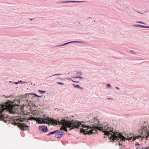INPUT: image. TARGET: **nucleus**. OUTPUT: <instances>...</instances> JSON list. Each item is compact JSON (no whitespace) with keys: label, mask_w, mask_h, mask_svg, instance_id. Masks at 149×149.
Here are the masks:
<instances>
[{"label":"nucleus","mask_w":149,"mask_h":149,"mask_svg":"<svg viewBox=\"0 0 149 149\" xmlns=\"http://www.w3.org/2000/svg\"><path fill=\"white\" fill-rule=\"evenodd\" d=\"M140 145V144H139V143H138L137 144H136V146H139V145Z\"/></svg>","instance_id":"nucleus-27"},{"label":"nucleus","mask_w":149,"mask_h":149,"mask_svg":"<svg viewBox=\"0 0 149 149\" xmlns=\"http://www.w3.org/2000/svg\"><path fill=\"white\" fill-rule=\"evenodd\" d=\"M48 129H47V132H48Z\"/></svg>","instance_id":"nucleus-41"},{"label":"nucleus","mask_w":149,"mask_h":149,"mask_svg":"<svg viewBox=\"0 0 149 149\" xmlns=\"http://www.w3.org/2000/svg\"><path fill=\"white\" fill-rule=\"evenodd\" d=\"M130 52L132 53H134V51L133 50H131L130 51Z\"/></svg>","instance_id":"nucleus-23"},{"label":"nucleus","mask_w":149,"mask_h":149,"mask_svg":"<svg viewBox=\"0 0 149 149\" xmlns=\"http://www.w3.org/2000/svg\"><path fill=\"white\" fill-rule=\"evenodd\" d=\"M133 26L135 27H140L143 28H149V26H145L143 25H141L139 24H134L133 25Z\"/></svg>","instance_id":"nucleus-6"},{"label":"nucleus","mask_w":149,"mask_h":149,"mask_svg":"<svg viewBox=\"0 0 149 149\" xmlns=\"http://www.w3.org/2000/svg\"><path fill=\"white\" fill-rule=\"evenodd\" d=\"M107 99H108L111 100H112V98H107Z\"/></svg>","instance_id":"nucleus-28"},{"label":"nucleus","mask_w":149,"mask_h":149,"mask_svg":"<svg viewBox=\"0 0 149 149\" xmlns=\"http://www.w3.org/2000/svg\"><path fill=\"white\" fill-rule=\"evenodd\" d=\"M72 78H80L82 79H84V77H72Z\"/></svg>","instance_id":"nucleus-11"},{"label":"nucleus","mask_w":149,"mask_h":149,"mask_svg":"<svg viewBox=\"0 0 149 149\" xmlns=\"http://www.w3.org/2000/svg\"><path fill=\"white\" fill-rule=\"evenodd\" d=\"M20 82H22V81H20Z\"/></svg>","instance_id":"nucleus-39"},{"label":"nucleus","mask_w":149,"mask_h":149,"mask_svg":"<svg viewBox=\"0 0 149 149\" xmlns=\"http://www.w3.org/2000/svg\"><path fill=\"white\" fill-rule=\"evenodd\" d=\"M38 92L39 93L41 94H42L43 93H45L46 92L45 91H42L40 90H38Z\"/></svg>","instance_id":"nucleus-14"},{"label":"nucleus","mask_w":149,"mask_h":149,"mask_svg":"<svg viewBox=\"0 0 149 149\" xmlns=\"http://www.w3.org/2000/svg\"><path fill=\"white\" fill-rule=\"evenodd\" d=\"M56 130H54L53 132H51L50 133H49L47 134V136H50V135H52L53 134H54L57 131H55Z\"/></svg>","instance_id":"nucleus-10"},{"label":"nucleus","mask_w":149,"mask_h":149,"mask_svg":"<svg viewBox=\"0 0 149 149\" xmlns=\"http://www.w3.org/2000/svg\"><path fill=\"white\" fill-rule=\"evenodd\" d=\"M73 85L74 86V87H76L79 88L80 87L79 85H75L74 84H73Z\"/></svg>","instance_id":"nucleus-15"},{"label":"nucleus","mask_w":149,"mask_h":149,"mask_svg":"<svg viewBox=\"0 0 149 149\" xmlns=\"http://www.w3.org/2000/svg\"><path fill=\"white\" fill-rule=\"evenodd\" d=\"M39 130L42 131L43 132H47V127L45 125H40L39 127Z\"/></svg>","instance_id":"nucleus-4"},{"label":"nucleus","mask_w":149,"mask_h":149,"mask_svg":"<svg viewBox=\"0 0 149 149\" xmlns=\"http://www.w3.org/2000/svg\"><path fill=\"white\" fill-rule=\"evenodd\" d=\"M148 11H149V10L145 11L144 12V13H146Z\"/></svg>","instance_id":"nucleus-26"},{"label":"nucleus","mask_w":149,"mask_h":149,"mask_svg":"<svg viewBox=\"0 0 149 149\" xmlns=\"http://www.w3.org/2000/svg\"><path fill=\"white\" fill-rule=\"evenodd\" d=\"M94 22H95V20H94Z\"/></svg>","instance_id":"nucleus-38"},{"label":"nucleus","mask_w":149,"mask_h":149,"mask_svg":"<svg viewBox=\"0 0 149 149\" xmlns=\"http://www.w3.org/2000/svg\"><path fill=\"white\" fill-rule=\"evenodd\" d=\"M57 84H61L62 85H64V84L62 82H57Z\"/></svg>","instance_id":"nucleus-19"},{"label":"nucleus","mask_w":149,"mask_h":149,"mask_svg":"<svg viewBox=\"0 0 149 149\" xmlns=\"http://www.w3.org/2000/svg\"><path fill=\"white\" fill-rule=\"evenodd\" d=\"M61 75V74H56L54 75L53 76H56V75Z\"/></svg>","instance_id":"nucleus-21"},{"label":"nucleus","mask_w":149,"mask_h":149,"mask_svg":"<svg viewBox=\"0 0 149 149\" xmlns=\"http://www.w3.org/2000/svg\"><path fill=\"white\" fill-rule=\"evenodd\" d=\"M18 126L22 130H26L28 129L29 128V126L26 125L24 123H19L18 124Z\"/></svg>","instance_id":"nucleus-3"},{"label":"nucleus","mask_w":149,"mask_h":149,"mask_svg":"<svg viewBox=\"0 0 149 149\" xmlns=\"http://www.w3.org/2000/svg\"><path fill=\"white\" fill-rule=\"evenodd\" d=\"M71 43H79L81 44H85V42L84 41H73L71 42Z\"/></svg>","instance_id":"nucleus-8"},{"label":"nucleus","mask_w":149,"mask_h":149,"mask_svg":"<svg viewBox=\"0 0 149 149\" xmlns=\"http://www.w3.org/2000/svg\"><path fill=\"white\" fill-rule=\"evenodd\" d=\"M34 95L35 96H36V97H40V96H38V95H37L36 94H34Z\"/></svg>","instance_id":"nucleus-22"},{"label":"nucleus","mask_w":149,"mask_h":149,"mask_svg":"<svg viewBox=\"0 0 149 149\" xmlns=\"http://www.w3.org/2000/svg\"><path fill=\"white\" fill-rule=\"evenodd\" d=\"M70 43H71V42H67V43H64L63 44L60 45H59V46H65V45L68 44H69Z\"/></svg>","instance_id":"nucleus-12"},{"label":"nucleus","mask_w":149,"mask_h":149,"mask_svg":"<svg viewBox=\"0 0 149 149\" xmlns=\"http://www.w3.org/2000/svg\"><path fill=\"white\" fill-rule=\"evenodd\" d=\"M50 113L51 112H52V110H50Z\"/></svg>","instance_id":"nucleus-33"},{"label":"nucleus","mask_w":149,"mask_h":149,"mask_svg":"<svg viewBox=\"0 0 149 149\" xmlns=\"http://www.w3.org/2000/svg\"><path fill=\"white\" fill-rule=\"evenodd\" d=\"M34 19H30V20H33Z\"/></svg>","instance_id":"nucleus-29"},{"label":"nucleus","mask_w":149,"mask_h":149,"mask_svg":"<svg viewBox=\"0 0 149 149\" xmlns=\"http://www.w3.org/2000/svg\"><path fill=\"white\" fill-rule=\"evenodd\" d=\"M55 131H57L55 133V137L56 138H60L59 134H60V131H59L58 130H56Z\"/></svg>","instance_id":"nucleus-7"},{"label":"nucleus","mask_w":149,"mask_h":149,"mask_svg":"<svg viewBox=\"0 0 149 149\" xmlns=\"http://www.w3.org/2000/svg\"><path fill=\"white\" fill-rule=\"evenodd\" d=\"M144 149H148V148L146 147L145 148H144Z\"/></svg>","instance_id":"nucleus-32"},{"label":"nucleus","mask_w":149,"mask_h":149,"mask_svg":"<svg viewBox=\"0 0 149 149\" xmlns=\"http://www.w3.org/2000/svg\"><path fill=\"white\" fill-rule=\"evenodd\" d=\"M83 1H64L58 2V3H80Z\"/></svg>","instance_id":"nucleus-5"},{"label":"nucleus","mask_w":149,"mask_h":149,"mask_svg":"<svg viewBox=\"0 0 149 149\" xmlns=\"http://www.w3.org/2000/svg\"><path fill=\"white\" fill-rule=\"evenodd\" d=\"M49 22V23H52L54 22V20L53 19H49L48 20Z\"/></svg>","instance_id":"nucleus-16"},{"label":"nucleus","mask_w":149,"mask_h":149,"mask_svg":"<svg viewBox=\"0 0 149 149\" xmlns=\"http://www.w3.org/2000/svg\"><path fill=\"white\" fill-rule=\"evenodd\" d=\"M16 84H18V83H16Z\"/></svg>","instance_id":"nucleus-40"},{"label":"nucleus","mask_w":149,"mask_h":149,"mask_svg":"<svg viewBox=\"0 0 149 149\" xmlns=\"http://www.w3.org/2000/svg\"><path fill=\"white\" fill-rule=\"evenodd\" d=\"M107 88H111V86L110 84H108L106 86Z\"/></svg>","instance_id":"nucleus-17"},{"label":"nucleus","mask_w":149,"mask_h":149,"mask_svg":"<svg viewBox=\"0 0 149 149\" xmlns=\"http://www.w3.org/2000/svg\"><path fill=\"white\" fill-rule=\"evenodd\" d=\"M104 137L105 138V136H104Z\"/></svg>","instance_id":"nucleus-42"},{"label":"nucleus","mask_w":149,"mask_h":149,"mask_svg":"<svg viewBox=\"0 0 149 149\" xmlns=\"http://www.w3.org/2000/svg\"><path fill=\"white\" fill-rule=\"evenodd\" d=\"M72 81L73 82H77V83H79V82H78V81Z\"/></svg>","instance_id":"nucleus-31"},{"label":"nucleus","mask_w":149,"mask_h":149,"mask_svg":"<svg viewBox=\"0 0 149 149\" xmlns=\"http://www.w3.org/2000/svg\"><path fill=\"white\" fill-rule=\"evenodd\" d=\"M59 79H62L61 78H58Z\"/></svg>","instance_id":"nucleus-36"},{"label":"nucleus","mask_w":149,"mask_h":149,"mask_svg":"<svg viewBox=\"0 0 149 149\" xmlns=\"http://www.w3.org/2000/svg\"><path fill=\"white\" fill-rule=\"evenodd\" d=\"M39 114L37 113L36 111L33 112V116L29 118V120H33L36 121L39 124L47 123V118L38 117Z\"/></svg>","instance_id":"nucleus-2"},{"label":"nucleus","mask_w":149,"mask_h":149,"mask_svg":"<svg viewBox=\"0 0 149 149\" xmlns=\"http://www.w3.org/2000/svg\"><path fill=\"white\" fill-rule=\"evenodd\" d=\"M136 23H140V24H145V25H146V23L143 22H141V21H136Z\"/></svg>","instance_id":"nucleus-13"},{"label":"nucleus","mask_w":149,"mask_h":149,"mask_svg":"<svg viewBox=\"0 0 149 149\" xmlns=\"http://www.w3.org/2000/svg\"><path fill=\"white\" fill-rule=\"evenodd\" d=\"M76 74L77 77H81L82 74V72L81 71H79L77 72Z\"/></svg>","instance_id":"nucleus-9"},{"label":"nucleus","mask_w":149,"mask_h":149,"mask_svg":"<svg viewBox=\"0 0 149 149\" xmlns=\"http://www.w3.org/2000/svg\"><path fill=\"white\" fill-rule=\"evenodd\" d=\"M116 89H118V90H120L119 88L118 87H116Z\"/></svg>","instance_id":"nucleus-25"},{"label":"nucleus","mask_w":149,"mask_h":149,"mask_svg":"<svg viewBox=\"0 0 149 149\" xmlns=\"http://www.w3.org/2000/svg\"><path fill=\"white\" fill-rule=\"evenodd\" d=\"M146 133L148 134V137H149V132H148V131H147V130H146Z\"/></svg>","instance_id":"nucleus-20"},{"label":"nucleus","mask_w":149,"mask_h":149,"mask_svg":"<svg viewBox=\"0 0 149 149\" xmlns=\"http://www.w3.org/2000/svg\"><path fill=\"white\" fill-rule=\"evenodd\" d=\"M3 96H4L6 97H7L5 96V95H3Z\"/></svg>","instance_id":"nucleus-34"},{"label":"nucleus","mask_w":149,"mask_h":149,"mask_svg":"<svg viewBox=\"0 0 149 149\" xmlns=\"http://www.w3.org/2000/svg\"><path fill=\"white\" fill-rule=\"evenodd\" d=\"M80 89H81V90H83L84 89V88H83L82 87H80L79 88Z\"/></svg>","instance_id":"nucleus-24"},{"label":"nucleus","mask_w":149,"mask_h":149,"mask_svg":"<svg viewBox=\"0 0 149 149\" xmlns=\"http://www.w3.org/2000/svg\"><path fill=\"white\" fill-rule=\"evenodd\" d=\"M118 142H119V144L120 145V141H118Z\"/></svg>","instance_id":"nucleus-37"},{"label":"nucleus","mask_w":149,"mask_h":149,"mask_svg":"<svg viewBox=\"0 0 149 149\" xmlns=\"http://www.w3.org/2000/svg\"><path fill=\"white\" fill-rule=\"evenodd\" d=\"M136 11V12H137L138 13H141V14H143V13H140V12H138V11Z\"/></svg>","instance_id":"nucleus-30"},{"label":"nucleus","mask_w":149,"mask_h":149,"mask_svg":"<svg viewBox=\"0 0 149 149\" xmlns=\"http://www.w3.org/2000/svg\"><path fill=\"white\" fill-rule=\"evenodd\" d=\"M141 149H144V148H141Z\"/></svg>","instance_id":"nucleus-35"},{"label":"nucleus","mask_w":149,"mask_h":149,"mask_svg":"<svg viewBox=\"0 0 149 149\" xmlns=\"http://www.w3.org/2000/svg\"><path fill=\"white\" fill-rule=\"evenodd\" d=\"M118 4L120 6L122 7L123 8H124V6H125V5L123 4H120L119 3H118Z\"/></svg>","instance_id":"nucleus-18"},{"label":"nucleus","mask_w":149,"mask_h":149,"mask_svg":"<svg viewBox=\"0 0 149 149\" xmlns=\"http://www.w3.org/2000/svg\"><path fill=\"white\" fill-rule=\"evenodd\" d=\"M15 107L9 102H7L1 105L0 108V119L4 121L5 123H7L8 120L5 119L6 118L1 114V113L4 110H6L7 111H9L12 113H14L15 112Z\"/></svg>","instance_id":"nucleus-1"}]
</instances>
